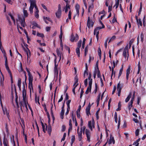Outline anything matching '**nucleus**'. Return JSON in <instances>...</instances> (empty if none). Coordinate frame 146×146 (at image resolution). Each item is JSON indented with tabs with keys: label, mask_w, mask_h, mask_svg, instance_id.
<instances>
[{
	"label": "nucleus",
	"mask_w": 146,
	"mask_h": 146,
	"mask_svg": "<svg viewBox=\"0 0 146 146\" xmlns=\"http://www.w3.org/2000/svg\"><path fill=\"white\" fill-rule=\"evenodd\" d=\"M27 71L28 72L29 75V89H30V91L31 92V88L33 90V76H31L30 74V72L29 70L27 68Z\"/></svg>",
	"instance_id": "obj_1"
},
{
	"label": "nucleus",
	"mask_w": 146,
	"mask_h": 146,
	"mask_svg": "<svg viewBox=\"0 0 146 146\" xmlns=\"http://www.w3.org/2000/svg\"><path fill=\"white\" fill-rule=\"evenodd\" d=\"M74 80H75V83L74 85V86L75 85V86L72 89V92L73 93H74V95L75 94V88L78 86V84L77 83V84H76V83H77L78 82V76L77 75H76L75 78H74Z\"/></svg>",
	"instance_id": "obj_2"
},
{
	"label": "nucleus",
	"mask_w": 146,
	"mask_h": 146,
	"mask_svg": "<svg viewBox=\"0 0 146 146\" xmlns=\"http://www.w3.org/2000/svg\"><path fill=\"white\" fill-rule=\"evenodd\" d=\"M94 25V23L91 20H90V17H88L87 23V26L89 28L90 27H92Z\"/></svg>",
	"instance_id": "obj_3"
},
{
	"label": "nucleus",
	"mask_w": 146,
	"mask_h": 146,
	"mask_svg": "<svg viewBox=\"0 0 146 146\" xmlns=\"http://www.w3.org/2000/svg\"><path fill=\"white\" fill-rule=\"evenodd\" d=\"M85 134L87 137V140L89 141H90V133L89 130L87 129H86Z\"/></svg>",
	"instance_id": "obj_4"
},
{
	"label": "nucleus",
	"mask_w": 146,
	"mask_h": 146,
	"mask_svg": "<svg viewBox=\"0 0 146 146\" xmlns=\"http://www.w3.org/2000/svg\"><path fill=\"white\" fill-rule=\"evenodd\" d=\"M75 8L77 12L76 14L74 15V19H75V17L77 15V17H79V10L80 9V6L78 4H76L75 6Z\"/></svg>",
	"instance_id": "obj_5"
},
{
	"label": "nucleus",
	"mask_w": 146,
	"mask_h": 146,
	"mask_svg": "<svg viewBox=\"0 0 146 146\" xmlns=\"http://www.w3.org/2000/svg\"><path fill=\"white\" fill-rule=\"evenodd\" d=\"M26 91L24 90L23 92V101L24 102H27L28 104V102L27 101V99L26 97Z\"/></svg>",
	"instance_id": "obj_6"
},
{
	"label": "nucleus",
	"mask_w": 146,
	"mask_h": 146,
	"mask_svg": "<svg viewBox=\"0 0 146 146\" xmlns=\"http://www.w3.org/2000/svg\"><path fill=\"white\" fill-rule=\"evenodd\" d=\"M82 127L81 128V130L79 132H77L78 140L79 141H81L82 138Z\"/></svg>",
	"instance_id": "obj_7"
},
{
	"label": "nucleus",
	"mask_w": 146,
	"mask_h": 146,
	"mask_svg": "<svg viewBox=\"0 0 146 146\" xmlns=\"http://www.w3.org/2000/svg\"><path fill=\"white\" fill-rule=\"evenodd\" d=\"M128 45H127L124 48L123 54V55L125 58H126L127 57L126 52H128Z\"/></svg>",
	"instance_id": "obj_8"
},
{
	"label": "nucleus",
	"mask_w": 146,
	"mask_h": 146,
	"mask_svg": "<svg viewBox=\"0 0 146 146\" xmlns=\"http://www.w3.org/2000/svg\"><path fill=\"white\" fill-rule=\"evenodd\" d=\"M19 21L20 22L21 26L23 27H24L25 25H26L25 23V19L24 18H23V19H22L20 17H19Z\"/></svg>",
	"instance_id": "obj_9"
},
{
	"label": "nucleus",
	"mask_w": 146,
	"mask_h": 146,
	"mask_svg": "<svg viewBox=\"0 0 146 146\" xmlns=\"http://www.w3.org/2000/svg\"><path fill=\"white\" fill-rule=\"evenodd\" d=\"M91 106L90 103H89V105L87 107L86 109V112L87 115L88 116L89 114H90V110Z\"/></svg>",
	"instance_id": "obj_10"
},
{
	"label": "nucleus",
	"mask_w": 146,
	"mask_h": 146,
	"mask_svg": "<svg viewBox=\"0 0 146 146\" xmlns=\"http://www.w3.org/2000/svg\"><path fill=\"white\" fill-rule=\"evenodd\" d=\"M45 125H46V131L47 130L48 133L50 135L52 131L51 127L50 126H49L48 127H47L46 124H45Z\"/></svg>",
	"instance_id": "obj_11"
},
{
	"label": "nucleus",
	"mask_w": 146,
	"mask_h": 146,
	"mask_svg": "<svg viewBox=\"0 0 146 146\" xmlns=\"http://www.w3.org/2000/svg\"><path fill=\"white\" fill-rule=\"evenodd\" d=\"M123 84H120V81L119 83L117 84V91H119V90L120 91H121L122 88L123 87Z\"/></svg>",
	"instance_id": "obj_12"
},
{
	"label": "nucleus",
	"mask_w": 146,
	"mask_h": 146,
	"mask_svg": "<svg viewBox=\"0 0 146 146\" xmlns=\"http://www.w3.org/2000/svg\"><path fill=\"white\" fill-rule=\"evenodd\" d=\"M3 113L4 114H6L7 117L9 118V113L7 112V109L6 107H4L2 108Z\"/></svg>",
	"instance_id": "obj_13"
},
{
	"label": "nucleus",
	"mask_w": 146,
	"mask_h": 146,
	"mask_svg": "<svg viewBox=\"0 0 146 146\" xmlns=\"http://www.w3.org/2000/svg\"><path fill=\"white\" fill-rule=\"evenodd\" d=\"M35 9H36V11L35 12V16L36 18H38L39 16V15L38 14L39 11L36 6H35Z\"/></svg>",
	"instance_id": "obj_14"
},
{
	"label": "nucleus",
	"mask_w": 146,
	"mask_h": 146,
	"mask_svg": "<svg viewBox=\"0 0 146 146\" xmlns=\"http://www.w3.org/2000/svg\"><path fill=\"white\" fill-rule=\"evenodd\" d=\"M113 66L112 67V73L111 76V78L112 79V77L113 76V74L114 72V69L115 67V64L114 61H113Z\"/></svg>",
	"instance_id": "obj_15"
},
{
	"label": "nucleus",
	"mask_w": 146,
	"mask_h": 146,
	"mask_svg": "<svg viewBox=\"0 0 146 146\" xmlns=\"http://www.w3.org/2000/svg\"><path fill=\"white\" fill-rule=\"evenodd\" d=\"M113 143V144L115 143V140L113 138V137L110 136V139L108 141V143L109 144H110L112 143Z\"/></svg>",
	"instance_id": "obj_16"
},
{
	"label": "nucleus",
	"mask_w": 146,
	"mask_h": 146,
	"mask_svg": "<svg viewBox=\"0 0 146 146\" xmlns=\"http://www.w3.org/2000/svg\"><path fill=\"white\" fill-rule=\"evenodd\" d=\"M56 15L57 17L58 18H60L61 15V11L58 10L57 11L56 13Z\"/></svg>",
	"instance_id": "obj_17"
},
{
	"label": "nucleus",
	"mask_w": 146,
	"mask_h": 146,
	"mask_svg": "<svg viewBox=\"0 0 146 146\" xmlns=\"http://www.w3.org/2000/svg\"><path fill=\"white\" fill-rule=\"evenodd\" d=\"M27 49L26 50H25V52L26 53L27 55V59L28 60V58L29 57V56L31 54V52L29 50V49L27 47Z\"/></svg>",
	"instance_id": "obj_18"
},
{
	"label": "nucleus",
	"mask_w": 146,
	"mask_h": 146,
	"mask_svg": "<svg viewBox=\"0 0 146 146\" xmlns=\"http://www.w3.org/2000/svg\"><path fill=\"white\" fill-rule=\"evenodd\" d=\"M30 1L31 2L30 5H32L35 7V6H36L35 0H30Z\"/></svg>",
	"instance_id": "obj_19"
},
{
	"label": "nucleus",
	"mask_w": 146,
	"mask_h": 146,
	"mask_svg": "<svg viewBox=\"0 0 146 146\" xmlns=\"http://www.w3.org/2000/svg\"><path fill=\"white\" fill-rule=\"evenodd\" d=\"M132 96V93L130 92L127 98L125 100V102L127 103V102L130 99L131 97Z\"/></svg>",
	"instance_id": "obj_20"
},
{
	"label": "nucleus",
	"mask_w": 146,
	"mask_h": 146,
	"mask_svg": "<svg viewBox=\"0 0 146 146\" xmlns=\"http://www.w3.org/2000/svg\"><path fill=\"white\" fill-rule=\"evenodd\" d=\"M133 103V101L132 100H131L130 102H129L128 106V109L129 110H130L131 108L132 107Z\"/></svg>",
	"instance_id": "obj_21"
},
{
	"label": "nucleus",
	"mask_w": 146,
	"mask_h": 146,
	"mask_svg": "<svg viewBox=\"0 0 146 146\" xmlns=\"http://www.w3.org/2000/svg\"><path fill=\"white\" fill-rule=\"evenodd\" d=\"M21 78H19L18 79V82L17 83V85L19 89V90L21 89Z\"/></svg>",
	"instance_id": "obj_22"
},
{
	"label": "nucleus",
	"mask_w": 146,
	"mask_h": 146,
	"mask_svg": "<svg viewBox=\"0 0 146 146\" xmlns=\"http://www.w3.org/2000/svg\"><path fill=\"white\" fill-rule=\"evenodd\" d=\"M92 122L91 121H88V127L91 129V131L92 130Z\"/></svg>",
	"instance_id": "obj_23"
},
{
	"label": "nucleus",
	"mask_w": 146,
	"mask_h": 146,
	"mask_svg": "<svg viewBox=\"0 0 146 146\" xmlns=\"http://www.w3.org/2000/svg\"><path fill=\"white\" fill-rule=\"evenodd\" d=\"M70 9V6L67 3L66 4V7L64 8V9H65V12L67 13L68 11V9Z\"/></svg>",
	"instance_id": "obj_24"
},
{
	"label": "nucleus",
	"mask_w": 146,
	"mask_h": 146,
	"mask_svg": "<svg viewBox=\"0 0 146 146\" xmlns=\"http://www.w3.org/2000/svg\"><path fill=\"white\" fill-rule=\"evenodd\" d=\"M14 88H15V95H16V96H15V97H16L15 102H16V104H17V103H18V101H17L18 97H17V93L16 92V86L15 85H14Z\"/></svg>",
	"instance_id": "obj_25"
},
{
	"label": "nucleus",
	"mask_w": 146,
	"mask_h": 146,
	"mask_svg": "<svg viewBox=\"0 0 146 146\" xmlns=\"http://www.w3.org/2000/svg\"><path fill=\"white\" fill-rule=\"evenodd\" d=\"M56 52L58 56L59 57L60 60L61 59V54L58 48L56 49Z\"/></svg>",
	"instance_id": "obj_26"
},
{
	"label": "nucleus",
	"mask_w": 146,
	"mask_h": 146,
	"mask_svg": "<svg viewBox=\"0 0 146 146\" xmlns=\"http://www.w3.org/2000/svg\"><path fill=\"white\" fill-rule=\"evenodd\" d=\"M64 110H62L60 114V117L61 119H62L64 118Z\"/></svg>",
	"instance_id": "obj_27"
},
{
	"label": "nucleus",
	"mask_w": 146,
	"mask_h": 146,
	"mask_svg": "<svg viewBox=\"0 0 146 146\" xmlns=\"http://www.w3.org/2000/svg\"><path fill=\"white\" fill-rule=\"evenodd\" d=\"M76 52L77 53L78 56V57H80V48H77L76 49Z\"/></svg>",
	"instance_id": "obj_28"
},
{
	"label": "nucleus",
	"mask_w": 146,
	"mask_h": 146,
	"mask_svg": "<svg viewBox=\"0 0 146 146\" xmlns=\"http://www.w3.org/2000/svg\"><path fill=\"white\" fill-rule=\"evenodd\" d=\"M69 130H72V120L71 119H70L69 120Z\"/></svg>",
	"instance_id": "obj_29"
},
{
	"label": "nucleus",
	"mask_w": 146,
	"mask_h": 146,
	"mask_svg": "<svg viewBox=\"0 0 146 146\" xmlns=\"http://www.w3.org/2000/svg\"><path fill=\"white\" fill-rule=\"evenodd\" d=\"M23 13H24V16L25 17H27L28 16V14L27 11V10H24Z\"/></svg>",
	"instance_id": "obj_30"
},
{
	"label": "nucleus",
	"mask_w": 146,
	"mask_h": 146,
	"mask_svg": "<svg viewBox=\"0 0 146 146\" xmlns=\"http://www.w3.org/2000/svg\"><path fill=\"white\" fill-rule=\"evenodd\" d=\"M37 35L38 36L43 38L44 37V35L43 34L40 33H37Z\"/></svg>",
	"instance_id": "obj_31"
},
{
	"label": "nucleus",
	"mask_w": 146,
	"mask_h": 146,
	"mask_svg": "<svg viewBox=\"0 0 146 146\" xmlns=\"http://www.w3.org/2000/svg\"><path fill=\"white\" fill-rule=\"evenodd\" d=\"M138 25L139 26L140 25L141 26H142V23L140 19H138L137 21Z\"/></svg>",
	"instance_id": "obj_32"
},
{
	"label": "nucleus",
	"mask_w": 146,
	"mask_h": 146,
	"mask_svg": "<svg viewBox=\"0 0 146 146\" xmlns=\"http://www.w3.org/2000/svg\"><path fill=\"white\" fill-rule=\"evenodd\" d=\"M34 7L30 5V7L29 9V11H30V13L32 14L33 13V9L34 8Z\"/></svg>",
	"instance_id": "obj_33"
},
{
	"label": "nucleus",
	"mask_w": 146,
	"mask_h": 146,
	"mask_svg": "<svg viewBox=\"0 0 146 146\" xmlns=\"http://www.w3.org/2000/svg\"><path fill=\"white\" fill-rule=\"evenodd\" d=\"M131 66H129L128 67L126 70V74L129 75L130 74V70Z\"/></svg>",
	"instance_id": "obj_34"
},
{
	"label": "nucleus",
	"mask_w": 146,
	"mask_h": 146,
	"mask_svg": "<svg viewBox=\"0 0 146 146\" xmlns=\"http://www.w3.org/2000/svg\"><path fill=\"white\" fill-rule=\"evenodd\" d=\"M119 0H117V1H116L115 5L114 6L115 7V8L117 9L118 7V6L119 5Z\"/></svg>",
	"instance_id": "obj_35"
},
{
	"label": "nucleus",
	"mask_w": 146,
	"mask_h": 146,
	"mask_svg": "<svg viewBox=\"0 0 146 146\" xmlns=\"http://www.w3.org/2000/svg\"><path fill=\"white\" fill-rule=\"evenodd\" d=\"M134 41V39H131L129 41V48H131V45L133 42V41Z\"/></svg>",
	"instance_id": "obj_36"
},
{
	"label": "nucleus",
	"mask_w": 146,
	"mask_h": 146,
	"mask_svg": "<svg viewBox=\"0 0 146 146\" xmlns=\"http://www.w3.org/2000/svg\"><path fill=\"white\" fill-rule=\"evenodd\" d=\"M75 136L74 135H73L72 136V138L71 139V144L72 145L73 143L75 141Z\"/></svg>",
	"instance_id": "obj_37"
},
{
	"label": "nucleus",
	"mask_w": 146,
	"mask_h": 146,
	"mask_svg": "<svg viewBox=\"0 0 146 146\" xmlns=\"http://www.w3.org/2000/svg\"><path fill=\"white\" fill-rule=\"evenodd\" d=\"M90 81L89 82V85L90 88H92V79H91L90 80H89Z\"/></svg>",
	"instance_id": "obj_38"
},
{
	"label": "nucleus",
	"mask_w": 146,
	"mask_h": 146,
	"mask_svg": "<svg viewBox=\"0 0 146 146\" xmlns=\"http://www.w3.org/2000/svg\"><path fill=\"white\" fill-rule=\"evenodd\" d=\"M95 89L94 90V92L95 94H96V93L97 92V89H98V85H97V84L95 83Z\"/></svg>",
	"instance_id": "obj_39"
},
{
	"label": "nucleus",
	"mask_w": 146,
	"mask_h": 146,
	"mask_svg": "<svg viewBox=\"0 0 146 146\" xmlns=\"http://www.w3.org/2000/svg\"><path fill=\"white\" fill-rule=\"evenodd\" d=\"M82 42V41L81 40H80V41H79V42L78 43V47L77 48H80L81 46Z\"/></svg>",
	"instance_id": "obj_40"
},
{
	"label": "nucleus",
	"mask_w": 146,
	"mask_h": 146,
	"mask_svg": "<svg viewBox=\"0 0 146 146\" xmlns=\"http://www.w3.org/2000/svg\"><path fill=\"white\" fill-rule=\"evenodd\" d=\"M85 41H86V39L84 38L83 42H82V48H83V49L84 48Z\"/></svg>",
	"instance_id": "obj_41"
},
{
	"label": "nucleus",
	"mask_w": 146,
	"mask_h": 146,
	"mask_svg": "<svg viewBox=\"0 0 146 146\" xmlns=\"http://www.w3.org/2000/svg\"><path fill=\"white\" fill-rule=\"evenodd\" d=\"M91 88H90L89 87H88L87 89L85 92L86 94H87L88 93L89 91L90 92L91 91Z\"/></svg>",
	"instance_id": "obj_42"
},
{
	"label": "nucleus",
	"mask_w": 146,
	"mask_h": 146,
	"mask_svg": "<svg viewBox=\"0 0 146 146\" xmlns=\"http://www.w3.org/2000/svg\"><path fill=\"white\" fill-rule=\"evenodd\" d=\"M1 50L3 54V55H6V54L5 50L4 49L3 47H2L1 49H0Z\"/></svg>",
	"instance_id": "obj_43"
},
{
	"label": "nucleus",
	"mask_w": 146,
	"mask_h": 146,
	"mask_svg": "<svg viewBox=\"0 0 146 146\" xmlns=\"http://www.w3.org/2000/svg\"><path fill=\"white\" fill-rule=\"evenodd\" d=\"M123 70H122V68H121L119 70V75H118V78H119V77L121 76V75L122 73V72Z\"/></svg>",
	"instance_id": "obj_44"
},
{
	"label": "nucleus",
	"mask_w": 146,
	"mask_h": 146,
	"mask_svg": "<svg viewBox=\"0 0 146 146\" xmlns=\"http://www.w3.org/2000/svg\"><path fill=\"white\" fill-rule=\"evenodd\" d=\"M62 26H61L60 28V35L59 36V38L60 39V40H62Z\"/></svg>",
	"instance_id": "obj_45"
},
{
	"label": "nucleus",
	"mask_w": 146,
	"mask_h": 146,
	"mask_svg": "<svg viewBox=\"0 0 146 146\" xmlns=\"http://www.w3.org/2000/svg\"><path fill=\"white\" fill-rule=\"evenodd\" d=\"M74 40H76L74 36L73 35H72L71 36V38L70 39V40L71 41L73 42L74 41Z\"/></svg>",
	"instance_id": "obj_46"
},
{
	"label": "nucleus",
	"mask_w": 146,
	"mask_h": 146,
	"mask_svg": "<svg viewBox=\"0 0 146 146\" xmlns=\"http://www.w3.org/2000/svg\"><path fill=\"white\" fill-rule=\"evenodd\" d=\"M138 74H139V71H140L141 69V66H140V62H139L138 64Z\"/></svg>",
	"instance_id": "obj_47"
},
{
	"label": "nucleus",
	"mask_w": 146,
	"mask_h": 146,
	"mask_svg": "<svg viewBox=\"0 0 146 146\" xmlns=\"http://www.w3.org/2000/svg\"><path fill=\"white\" fill-rule=\"evenodd\" d=\"M43 19H44V20L46 19L49 21H50L51 22H52V21L50 19V18L49 17H44Z\"/></svg>",
	"instance_id": "obj_48"
},
{
	"label": "nucleus",
	"mask_w": 146,
	"mask_h": 146,
	"mask_svg": "<svg viewBox=\"0 0 146 146\" xmlns=\"http://www.w3.org/2000/svg\"><path fill=\"white\" fill-rule=\"evenodd\" d=\"M105 27V26L104 25H103V26L102 27H97L95 29L96 30H98L99 31V30L101 29H102L104 28Z\"/></svg>",
	"instance_id": "obj_49"
},
{
	"label": "nucleus",
	"mask_w": 146,
	"mask_h": 146,
	"mask_svg": "<svg viewBox=\"0 0 146 146\" xmlns=\"http://www.w3.org/2000/svg\"><path fill=\"white\" fill-rule=\"evenodd\" d=\"M6 55H4V57L5 58V64H7V58L6 56Z\"/></svg>",
	"instance_id": "obj_50"
},
{
	"label": "nucleus",
	"mask_w": 146,
	"mask_h": 146,
	"mask_svg": "<svg viewBox=\"0 0 146 146\" xmlns=\"http://www.w3.org/2000/svg\"><path fill=\"white\" fill-rule=\"evenodd\" d=\"M99 32L98 30H96V29H95L94 30V34L95 35V34H99Z\"/></svg>",
	"instance_id": "obj_51"
},
{
	"label": "nucleus",
	"mask_w": 146,
	"mask_h": 146,
	"mask_svg": "<svg viewBox=\"0 0 146 146\" xmlns=\"http://www.w3.org/2000/svg\"><path fill=\"white\" fill-rule=\"evenodd\" d=\"M140 138H139V139H137L135 142H134V143H133V145H136L137 143H139L138 142L140 141Z\"/></svg>",
	"instance_id": "obj_52"
},
{
	"label": "nucleus",
	"mask_w": 146,
	"mask_h": 146,
	"mask_svg": "<svg viewBox=\"0 0 146 146\" xmlns=\"http://www.w3.org/2000/svg\"><path fill=\"white\" fill-rule=\"evenodd\" d=\"M71 102V100H68L66 102V104L67 106V107H70V104Z\"/></svg>",
	"instance_id": "obj_53"
},
{
	"label": "nucleus",
	"mask_w": 146,
	"mask_h": 146,
	"mask_svg": "<svg viewBox=\"0 0 146 146\" xmlns=\"http://www.w3.org/2000/svg\"><path fill=\"white\" fill-rule=\"evenodd\" d=\"M54 72L55 74H56L57 75L58 74V71L57 68H54Z\"/></svg>",
	"instance_id": "obj_54"
},
{
	"label": "nucleus",
	"mask_w": 146,
	"mask_h": 146,
	"mask_svg": "<svg viewBox=\"0 0 146 146\" xmlns=\"http://www.w3.org/2000/svg\"><path fill=\"white\" fill-rule=\"evenodd\" d=\"M120 117H119V120L118 121V126L117 128L118 129H119V126L120 124Z\"/></svg>",
	"instance_id": "obj_55"
},
{
	"label": "nucleus",
	"mask_w": 146,
	"mask_h": 146,
	"mask_svg": "<svg viewBox=\"0 0 146 146\" xmlns=\"http://www.w3.org/2000/svg\"><path fill=\"white\" fill-rule=\"evenodd\" d=\"M139 130L138 129H136V130L135 131V135L136 136H137L139 134Z\"/></svg>",
	"instance_id": "obj_56"
},
{
	"label": "nucleus",
	"mask_w": 146,
	"mask_h": 146,
	"mask_svg": "<svg viewBox=\"0 0 146 146\" xmlns=\"http://www.w3.org/2000/svg\"><path fill=\"white\" fill-rule=\"evenodd\" d=\"M23 135L25 136V142L27 143V136L26 134H25L24 133V131H23Z\"/></svg>",
	"instance_id": "obj_57"
},
{
	"label": "nucleus",
	"mask_w": 146,
	"mask_h": 146,
	"mask_svg": "<svg viewBox=\"0 0 146 146\" xmlns=\"http://www.w3.org/2000/svg\"><path fill=\"white\" fill-rule=\"evenodd\" d=\"M99 111V110H98L96 113V117L97 119H99L98 113Z\"/></svg>",
	"instance_id": "obj_58"
},
{
	"label": "nucleus",
	"mask_w": 146,
	"mask_h": 146,
	"mask_svg": "<svg viewBox=\"0 0 146 146\" xmlns=\"http://www.w3.org/2000/svg\"><path fill=\"white\" fill-rule=\"evenodd\" d=\"M97 76L98 78H101L100 72L99 70H98Z\"/></svg>",
	"instance_id": "obj_59"
},
{
	"label": "nucleus",
	"mask_w": 146,
	"mask_h": 146,
	"mask_svg": "<svg viewBox=\"0 0 146 146\" xmlns=\"http://www.w3.org/2000/svg\"><path fill=\"white\" fill-rule=\"evenodd\" d=\"M66 133H64V134L63 137L61 141H64V140L65 138V137H66Z\"/></svg>",
	"instance_id": "obj_60"
},
{
	"label": "nucleus",
	"mask_w": 146,
	"mask_h": 146,
	"mask_svg": "<svg viewBox=\"0 0 146 146\" xmlns=\"http://www.w3.org/2000/svg\"><path fill=\"white\" fill-rule=\"evenodd\" d=\"M101 93H100L98 96V99L96 100L97 102H99L100 100Z\"/></svg>",
	"instance_id": "obj_61"
},
{
	"label": "nucleus",
	"mask_w": 146,
	"mask_h": 146,
	"mask_svg": "<svg viewBox=\"0 0 146 146\" xmlns=\"http://www.w3.org/2000/svg\"><path fill=\"white\" fill-rule=\"evenodd\" d=\"M70 110V107H67V111H66V112L65 113L66 115L67 114H68V113L69 112Z\"/></svg>",
	"instance_id": "obj_62"
},
{
	"label": "nucleus",
	"mask_w": 146,
	"mask_h": 146,
	"mask_svg": "<svg viewBox=\"0 0 146 146\" xmlns=\"http://www.w3.org/2000/svg\"><path fill=\"white\" fill-rule=\"evenodd\" d=\"M9 15L11 17V19L15 21V19L14 18V17L12 15H11V13H9Z\"/></svg>",
	"instance_id": "obj_63"
},
{
	"label": "nucleus",
	"mask_w": 146,
	"mask_h": 146,
	"mask_svg": "<svg viewBox=\"0 0 146 146\" xmlns=\"http://www.w3.org/2000/svg\"><path fill=\"white\" fill-rule=\"evenodd\" d=\"M5 1L7 2L8 3L12 4V2L11 0H5Z\"/></svg>",
	"instance_id": "obj_64"
}]
</instances>
